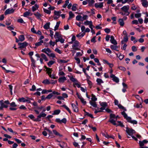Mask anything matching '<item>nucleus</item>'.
<instances>
[{"label":"nucleus","instance_id":"15","mask_svg":"<svg viewBox=\"0 0 148 148\" xmlns=\"http://www.w3.org/2000/svg\"><path fill=\"white\" fill-rule=\"evenodd\" d=\"M95 6L97 8H101L103 6V3H96L95 4Z\"/></svg>","mask_w":148,"mask_h":148},{"label":"nucleus","instance_id":"39","mask_svg":"<svg viewBox=\"0 0 148 148\" xmlns=\"http://www.w3.org/2000/svg\"><path fill=\"white\" fill-rule=\"evenodd\" d=\"M53 96V95L52 93H50L46 97L45 99H50Z\"/></svg>","mask_w":148,"mask_h":148},{"label":"nucleus","instance_id":"28","mask_svg":"<svg viewBox=\"0 0 148 148\" xmlns=\"http://www.w3.org/2000/svg\"><path fill=\"white\" fill-rule=\"evenodd\" d=\"M34 14L37 17L38 19H41L40 18L41 16V15L38 12H37L36 13H34Z\"/></svg>","mask_w":148,"mask_h":148},{"label":"nucleus","instance_id":"41","mask_svg":"<svg viewBox=\"0 0 148 148\" xmlns=\"http://www.w3.org/2000/svg\"><path fill=\"white\" fill-rule=\"evenodd\" d=\"M92 98H91V101H96L97 100V98L95 97V95L93 94L92 95Z\"/></svg>","mask_w":148,"mask_h":148},{"label":"nucleus","instance_id":"53","mask_svg":"<svg viewBox=\"0 0 148 148\" xmlns=\"http://www.w3.org/2000/svg\"><path fill=\"white\" fill-rule=\"evenodd\" d=\"M82 16L81 15H77L76 17V20L77 21H79L81 18Z\"/></svg>","mask_w":148,"mask_h":148},{"label":"nucleus","instance_id":"55","mask_svg":"<svg viewBox=\"0 0 148 148\" xmlns=\"http://www.w3.org/2000/svg\"><path fill=\"white\" fill-rule=\"evenodd\" d=\"M125 42H127L128 40V38L127 36H124L123 40Z\"/></svg>","mask_w":148,"mask_h":148},{"label":"nucleus","instance_id":"37","mask_svg":"<svg viewBox=\"0 0 148 148\" xmlns=\"http://www.w3.org/2000/svg\"><path fill=\"white\" fill-rule=\"evenodd\" d=\"M42 82L45 84H49L50 83L49 80L47 79L44 80Z\"/></svg>","mask_w":148,"mask_h":148},{"label":"nucleus","instance_id":"6","mask_svg":"<svg viewBox=\"0 0 148 148\" xmlns=\"http://www.w3.org/2000/svg\"><path fill=\"white\" fill-rule=\"evenodd\" d=\"M0 103H1V107L0 108V110H3V108H7L8 107V106L5 105L4 104V102L3 101V100H1L0 101Z\"/></svg>","mask_w":148,"mask_h":148},{"label":"nucleus","instance_id":"34","mask_svg":"<svg viewBox=\"0 0 148 148\" xmlns=\"http://www.w3.org/2000/svg\"><path fill=\"white\" fill-rule=\"evenodd\" d=\"M60 111L59 110H55L54 111V112L53 113V115H57L60 112Z\"/></svg>","mask_w":148,"mask_h":148},{"label":"nucleus","instance_id":"45","mask_svg":"<svg viewBox=\"0 0 148 148\" xmlns=\"http://www.w3.org/2000/svg\"><path fill=\"white\" fill-rule=\"evenodd\" d=\"M54 63V62L53 61H50L48 63V65L49 67H50Z\"/></svg>","mask_w":148,"mask_h":148},{"label":"nucleus","instance_id":"23","mask_svg":"<svg viewBox=\"0 0 148 148\" xmlns=\"http://www.w3.org/2000/svg\"><path fill=\"white\" fill-rule=\"evenodd\" d=\"M69 17L68 18V20H70L74 17V15L71 11H70L69 12Z\"/></svg>","mask_w":148,"mask_h":148},{"label":"nucleus","instance_id":"7","mask_svg":"<svg viewBox=\"0 0 148 148\" xmlns=\"http://www.w3.org/2000/svg\"><path fill=\"white\" fill-rule=\"evenodd\" d=\"M14 10L12 8L11 9H8L6 10L4 14L5 15H6L8 14L12 13L14 12Z\"/></svg>","mask_w":148,"mask_h":148},{"label":"nucleus","instance_id":"46","mask_svg":"<svg viewBox=\"0 0 148 148\" xmlns=\"http://www.w3.org/2000/svg\"><path fill=\"white\" fill-rule=\"evenodd\" d=\"M44 12H45V13H46L47 14H49L51 13V11L49 10L45 9H44Z\"/></svg>","mask_w":148,"mask_h":148},{"label":"nucleus","instance_id":"48","mask_svg":"<svg viewBox=\"0 0 148 148\" xmlns=\"http://www.w3.org/2000/svg\"><path fill=\"white\" fill-rule=\"evenodd\" d=\"M17 21L18 22L20 23H25V22H24L23 19L21 18L18 19L17 20Z\"/></svg>","mask_w":148,"mask_h":148},{"label":"nucleus","instance_id":"12","mask_svg":"<svg viewBox=\"0 0 148 148\" xmlns=\"http://www.w3.org/2000/svg\"><path fill=\"white\" fill-rule=\"evenodd\" d=\"M71 105L73 109V111L75 112H78V110L77 106L73 103H72Z\"/></svg>","mask_w":148,"mask_h":148},{"label":"nucleus","instance_id":"42","mask_svg":"<svg viewBox=\"0 0 148 148\" xmlns=\"http://www.w3.org/2000/svg\"><path fill=\"white\" fill-rule=\"evenodd\" d=\"M62 106L65 108L70 113H71V111L69 108L66 105H63Z\"/></svg>","mask_w":148,"mask_h":148},{"label":"nucleus","instance_id":"9","mask_svg":"<svg viewBox=\"0 0 148 148\" xmlns=\"http://www.w3.org/2000/svg\"><path fill=\"white\" fill-rule=\"evenodd\" d=\"M110 41L112 44L114 45H116L117 44V42L114 39V37L112 36H111L110 37Z\"/></svg>","mask_w":148,"mask_h":148},{"label":"nucleus","instance_id":"43","mask_svg":"<svg viewBox=\"0 0 148 148\" xmlns=\"http://www.w3.org/2000/svg\"><path fill=\"white\" fill-rule=\"evenodd\" d=\"M85 115H88V116H90L92 118H93V117L92 115L91 114H89V113L87 112H85Z\"/></svg>","mask_w":148,"mask_h":148},{"label":"nucleus","instance_id":"32","mask_svg":"<svg viewBox=\"0 0 148 148\" xmlns=\"http://www.w3.org/2000/svg\"><path fill=\"white\" fill-rule=\"evenodd\" d=\"M32 14H31L29 12H27L24 13L23 16L25 17H26L29 15H32Z\"/></svg>","mask_w":148,"mask_h":148},{"label":"nucleus","instance_id":"30","mask_svg":"<svg viewBox=\"0 0 148 148\" xmlns=\"http://www.w3.org/2000/svg\"><path fill=\"white\" fill-rule=\"evenodd\" d=\"M60 21H58L55 27V28H54V29L55 31L58 29V28L59 26V25L60 24Z\"/></svg>","mask_w":148,"mask_h":148},{"label":"nucleus","instance_id":"3","mask_svg":"<svg viewBox=\"0 0 148 148\" xmlns=\"http://www.w3.org/2000/svg\"><path fill=\"white\" fill-rule=\"evenodd\" d=\"M47 114L43 113V112L40 113V114L38 115L37 116V118L34 120V121H40V120L39 119L41 118L42 117H44L46 116Z\"/></svg>","mask_w":148,"mask_h":148},{"label":"nucleus","instance_id":"26","mask_svg":"<svg viewBox=\"0 0 148 148\" xmlns=\"http://www.w3.org/2000/svg\"><path fill=\"white\" fill-rule=\"evenodd\" d=\"M53 133L57 136H59L60 137H62L63 136L62 135L60 134L56 130H53Z\"/></svg>","mask_w":148,"mask_h":148},{"label":"nucleus","instance_id":"11","mask_svg":"<svg viewBox=\"0 0 148 148\" xmlns=\"http://www.w3.org/2000/svg\"><path fill=\"white\" fill-rule=\"evenodd\" d=\"M84 24L85 25H89L90 27H91L93 26L92 24V23L91 21H86L84 22Z\"/></svg>","mask_w":148,"mask_h":148},{"label":"nucleus","instance_id":"21","mask_svg":"<svg viewBox=\"0 0 148 148\" xmlns=\"http://www.w3.org/2000/svg\"><path fill=\"white\" fill-rule=\"evenodd\" d=\"M73 43L74 44L72 46L73 47H76L79 46V42L77 41H75Z\"/></svg>","mask_w":148,"mask_h":148},{"label":"nucleus","instance_id":"56","mask_svg":"<svg viewBox=\"0 0 148 148\" xmlns=\"http://www.w3.org/2000/svg\"><path fill=\"white\" fill-rule=\"evenodd\" d=\"M55 51L57 52L59 54H61L62 53L61 51L58 48H56V49Z\"/></svg>","mask_w":148,"mask_h":148},{"label":"nucleus","instance_id":"60","mask_svg":"<svg viewBox=\"0 0 148 148\" xmlns=\"http://www.w3.org/2000/svg\"><path fill=\"white\" fill-rule=\"evenodd\" d=\"M80 100L81 102L84 105L86 103V102L85 101L84 99L82 98L80 99Z\"/></svg>","mask_w":148,"mask_h":148},{"label":"nucleus","instance_id":"49","mask_svg":"<svg viewBox=\"0 0 148 148\" xmlns=\"http://www.w3.org/2000/svg\"><path fill=\"white\" fill-rule=\"evenodd\" d=\"M141 16V14L140 13H137L135 14V16L136 18L140 17Z\"/></svg>","mask_w":148,"mask_h":148},{"label":"nucleus","instance_id":"19","mask_svg":"<svg viewBox=\"0 0 148 148\" xmlns=\"http://www.w3.org/2000/svg\"><path fill=\"white\" fill-rule=\"evenodd\" d=\"M116 119L114 120L113 119H110L109 120V122L112 124L113 125H117L116 123Z\"/></svg>","mask_w":148,"mask_h":148},{"label":"nucleus","instance_id":"29","mask_svg":"<svg viewBox=\"0 0 148 148\" xmlns=\"http://www.w3.org/2000/svg\"><path fill=\"white\" fill-rule=\"evenodd\" d=\"M31 62H32V65L34 67H35V60L32 57H30Z\"/></svg>","mask_w":148,"mask_h":148},{"label":"nucleus","instance_id":"50","mask_svg":"<svg viewBox=\"0 0 148 148\" xmlns=\"http://www.w3.org/2000/svg\"><path fill=\"white\" fill-rule=\"evenodd\" d=\"M115 115L114 114H110V119H112V118H115Z\"/></svg>","mask_w":148,"mask_h":148},{"label":"nucleus","instance_id":"35","mask_svg":"<svg viewBox=\"0 0 148 148\" xmlns=\"http://www.w3.org/2000/svg\"><path fill=\"white\" fill-rule=\"evenodd\" d=\"M100 105L102 107H103L105 108H106V107L107 106V104L106 103V102H102L100 103Z\"/></svg>","mask_w":148,"mask_h":148},{"label":"nucleus","instance_id":"40","mask_svg":"<svg viewBox=\"0 0 148 148\" xmlns=\"http://www.w3.org/2000/svg\"><path fill=\"white\" fill-rule=\"evenodd\" d=\"M61 12L60 11H55L54 12V14L55 15L60 16Z\"/></svg>","mask_w":148,"mask_h":148},{"label":"nucleus","instance_id":"38","mask_svg":"<svg viewBox=\"0 0 148 148\" xmlns=\"http://www.w3.org/2000/svg\"><path fill=\"white\" fill-rule=\"evenodd\" d=\"M97 82L99 85L101 83H103V81L101 79H97Z\"/></svg>","mask_w":148,"mask_h":148},{"label":"nucleus","instance_id":"54","mask_svg":"<svg viewBox=\"0 0 148 148\" xmlns=\"http://www.w3.org/2000/svg\"><path fill=\"white\" fill-rule=\"evenodd\" d=\"M10 106L13 107H15L17 106V105L15 104L14 102H12V103H10Z\"/></svg>","mask_w":148,"mask_h":148},{"label":"nucleus","instance_id":"44","mask_svg":"<svg viewBox=\"0 0 148 148\" xmlns=\"http://www.w3.org/2000/svg\"><path fill=\"white\" fill-rule=\"evenodd\" d=\"M76 4H73L72 8V10L73 11H75L76 9Z\"/></svg>","mask_w":148,"mask_h":148},{"label":"nucleus","instance_id":"2","mask_svg":"<svg viewBox=\"0 0 148 148\" xmlns=\"http://www.w3.org/2000/svg\"><path fill=\"white\" fill-rule=\"evenodd\" d=\"M126 132L128 135L131 136H132L133 134L135 133L136 132L132 128L130 129L128 127H126Z\"/></svg>","mask_w":148,"mask_h":148},{"label":"nucleus","instance_id":"5","mask_svg":"<svg viewBox=\"0 0 148 148\" xmlns=\"http://www.w3.org/2000/svg\"><path fill=\"white\" fill-rule=\"evenodd\" d=\"M129 8V6H125L121 8V10L124 11L125 13H126L127 16L129 15L130 13L128 11Z\"/></svg>","mask_w":148,"mask_h":148},{"label":"nucleus","instance_id":"14","mask_svg":"<svg viewBox=\"0 0 148 148\" xmlns=\"http://www.w3.org/2000/svg\"><path fill=\"white\" fill-rule=\"evenodd\" d=\"M43 43V41L42 40H41L40 42H37L35 43V47H34V48H36V47L40 46L41 44Z\"/></svg>","mask_w":148,"mask_h":148},{"label":"nucleus","instance_id":"31","mask_svg":"<svg viewBox=\"0 0 148 148\" xmlns=\"http://www.w3.org/2000/svg\"><path fill=\"white\" fill-rule=\"evenodd\" d=\"M88 2L89 5L91 6L95 3V1L93 0H88Z\"/></svg>","mask_w":148,"mask_h":148},{"label":"nucleus","instance_id":"59","mask_svg":"<svg viewBox=\"0 0 148 148\" xmlns=\"http://www.w3.org/2000/svg\"><path fill=\"white\" fill-rule=\"evenodd\" d=\"M118 106L119 108L123 109L125 110H126L125 109V108L123 106H122L120 104L119 105H118Z\"/></svg>","mask_w":148,"mask_h":148},{"label":"nucleus","instance_id":"20","mask_svg":"<svg viewBox=\"0 0 148 148\" xmlns=\"http://www.w3.org/2000/svg\"><path fill=\"white\" fill-rule=\"evenodd\" d=\"M50 25V23L49 22L47 23L44 25L43 26L44 28L46 29H48L49 28Z\"/></svg>","mask_w":148,"mask_h":148},{"label":"nucleus","instance_id":"16","mask_svg":"<svg viewBox=\"0 0 148 148\" xmlns=\"http://www.w3.org/2000/svg\"><path fill=\"white\" fill-rule=\"evenodd\" d=\"M66 78L64 77L59 78L58 79V81L60 82L63 83L64 81L66 80Z\"/></svg>","mask_w":148,"mask_h":148},{"label":"nucleus","instance_id":"61","mask_svg":"<svg viewBox=\"0 0 148 148\" xmlns=\"http://www.w3.org/2000/svg\"><path fill=\"white\" fill-rule=\"evenodd\" d=\"M132 24H135L137 25L138 24V21L137 20H134L132 22Z\"/></svg>","mask_w":148,"mask_h":148},{"label":"nucleus","instance_id":"57","mask_svg":"<svg viewBox=\"0 0 148 148\" xmlns=\"http://www.w3.org/2000/svg\"><path fill=\"white\" fill-rule=\"evenodd\" d=\"M106 111L108 113H111L112 112V111L110 109L107 108L105 109Z\"/></svg>","mask_w":148,"mask_h":148},{"label":"nucleus","instance_id":"63","mask_svg":"<svg viewBox=\"0 0 148 148\" xmlns=\"http://www.w3.org/2000/svg\"><path fill=\"white\" fill-rule=\"evenodd\" d=\"M95 38L96 36H94L93 37L91 40V41L92 42H96V41L95 40Z\"/></svg>","mask_w":148,"mask_h":148},{"label":"nucleus","instance_id":"22","mask_svg":"<svg viewBox=\"0 0 148 148\" xmlns=\"http://www.w3.org/2000/svg\"><path fill=\"white\" fill-rule=\"evenodd\" d=\"M117 57L119 58V59L121 60L124 57V56L123 54H121L120 53L116 54Z\"/></svg>","mask_w":148,"mask_h":148},{"label":"nucleus","instance_id":"25","mask_svg":"<svg viewBox=\"0 0 148 148\" xmlns=\"http://www.w3.org/2000/svg\"><path fill=\"white\" fill-rule=\"evenodd\" d=\"M119 24L121 26H123L124 23L123 22V19H119Z\"/></svg>","mask_w":148,"mask_h":148},{"label":"nucleus","instance_id":"62","mask_svg":"<svg viewBox=\"0 0 148 148\" xmlns=\"http://www.w3.org/2000/svg\"><path fill=\"white\" fill-rule=\"evenodd\" d=\"M66 122V120L65 118H63L62 120H61V123H64L65 124Z\"/></svg>","mask_w":148,"mask_h":148},{"label":"nucleus","instance_id":"1","mask_svg":"<svg viewBox=\"0 0 148 148\" xmlns=\"http://www.w3.org/2000/svg\"><path fill=\"white\" fill-rule=\"evenodd\" d=\"M121 114L123 115L124 118L127 120V121L133 124H136L137 123V122L135 120H132L131 118L130 117H128L127 114L124 111H123L121 112Z\"/></svg>","mask_w":148,"mask_h":148},{"label":"nucleus","instance_id":"58","mask_svg":"<svg viewBox=\"0 0 148 148\" xmlns=\"http://www.w3.org/2000/svg\"><path fill=\"white\" fill-rule=\"evenodd\" d=\"M119 68L121 70H122L123 71H126V69L123 66H119Z\"/></svg>","mask_w":148,"mask_h":148},{"label":"nucleus","instance_id":"64","mask_svg":"<svg viewBox=\"0 0 148 148\" xmlns=\"http://www.w3.org/2000/svg\"><path fill=\"white\" fill-rule=\"evenodd\" d=\"M70 80L73 82H75L77 81V80L74 78L73 77H71L70 79Z\"/></svg>","mask_w":148,"mask_h":148},{"label":"nucleus","instance_id":"13","mask_svg":"<svg viewBox=\"0 0 148 148\" xmlns=\"http://www.w3.org/2000/svg\"><path fill=\"white\" fill-rule=\"evenodd\" d=\"M142 4L146 8L148 6V2L146 0H142Z\"/></svg>","mask_w":148,"mask_h":148},{"label":"nucleus","instance_id":"17","mask_svg":"<svg viewBox=\"0 0 148 148\" xmlns=\"http://www.w3.org/2000/svg\"><path fill=\"white\" fill-rule=\"evenodd\" d=\"M90 103L91 105L94 107H97V104L95 101H90Z\"/></svg>","mask_w":148,"mask_h":148},{"label":"nucleus","instance_id":"47","mask_svg":"<svg viewBox=\"0 0 148 148\" xmlns=\"http://www.w3.org/2000/svg\"><path fill=\"white\" fill-rule=\"evenodd\" d=\"M102 135L103 136H104L106 138H109L110 137V136L108 134L106 133V134L104 133H102Z\"/></svg>","mask_w":148,"mask_h":148},{"label":"nucleus","instance_id":"27","mask_svg":"<svg viewBox=\"0 0 148 148\" xmlns=\"http://www.w3.org/2000/svg\"><path fill=\"white\" fill-rule=\"evenodd\" d=\"M85 34V33L84 32L82 34L79 33V34H77L76 36L77 37H78L80 39L81 38L83 37Z\"/></svg>","mask_w":148,"mask_h":148},{"label":"nucleus","instance_id":"36","mask_svg":"<svg viewBox=\"0 0 148 148\" xmlns=\"http://www.w3.org/2000/svg\"><path fill=\"white\" fill-rule=\"evenodd\" d=\"M51 72H50L49 73H48V74L49 75V76L51 78L56 79V78L55 75H51Z\"/></svg>","mask_w":148,"mask_h":148},{"label":"nucleus","instance_id":"52","mask_svg":"<svg viewBox=\"0 0 148 148\" xmlns=\"http://www.w3.org/2000/svg\"><path fill=\"white\" fill-rule=\"evenodd\" d=\"M36 87L34 85H33L32 86V88L30 89V90L31 91H34L36 90Z\"/></svg>","mask_w":148,"mask_h":148},{"label":"nucleus","instance_id":"24","mask_svg":"<svg viewBox=\"0 0 148 148\" xmlns=\"http://www.w3.org/2000/svg\"><path fill=\"white\" fill-rule=\"evenodd\" d=\"M18 39L19 41L22 42L25 40V38L24 36L22 35L19 36Z\"/></svg>","mask_w":148,"mask_h":148},{"label":"nucleus","instance_id":"18","mask_svg":"<svg viewBox=\"0 0 148 148\" xmlns=\"http://www.w3.org/2000/svg\"><path fill=\"white\" fill-rule=\"evenodd\" d=\"M110 47L111 49L112 50H114L117 51H119L118 50L116 49L118 48V47L116 45H111L110 46Z\"/></svg>","mask_w":148,"mask_h":148},{"label":"nucleus","instance_id":"33","mask_svg":"<svg viewBox=\"0 0 148 148\" xmlns=\"http://www.w3.org/2000/svg\"><path fill=\"white\" fill-rule=\"evenodd\" d=\"M41 56L45 60V61H47L48 60L47 59L46 56L45 54L42 53V54H41Z\"/></svg>","mask_w":148,"mask_h":148},{"label":"nucleus","instance_id":"8","mask_svg":"<svg viewBox=\"0 0 148 148\" xmlns=\"http://www.w3.org/2000/svg\"><path fill=\"white\" fill-rule=\"evenodd\" d=\"M111 78H112V80L116 82V83H118L119 81V79L116 77L114 75L112 74L110 76Z\"/></svg>","mask_w":148,"mask_h":148},{"label":"nucleus","instance_id":"10","mask_svg":"<svg viewBox=\"0 0 148 148\" xmlns=\"http://www.w3.org/2000/svg\"><path fill=\"white\" fill-rule=\"evenodd\" d=\"M54 37L55 38L59 40L62 38L61 35L58 32H56L54 36Z\"/></svg>","mask_w":148,"mask_h":148},{"label":"nucleus","instance_id":"51","mask_svg":"<svg viewBox=\"0 0 148 148\" xmlns=\"http://www.w3.org/2000/svg\"><path fill=\"white\" fill-rule=\"evenodd\" d=\"M117 122L119 123V125L117 124V125H116V126L119 125V126H121V127H124V125H123V123H121V121H118Z\"/></svg>","mask_w":148,"mask_h":148},{"label":"nucleus","instance_id":"4","mask_svg":"<svg viewBox=\"0 0 148 148\" xmlns=\"http://www.w3.org/2000/svg\"><path fill=\"white\" fill-rule=\"evenodd\" d=\"M18 45L20 46L19 48L21 49H22L25 48L27 46L28 44L26 42H25L23 43L18 42Z\"/></svg>","mask_w":148,"mask_h":148}]
</instances>
